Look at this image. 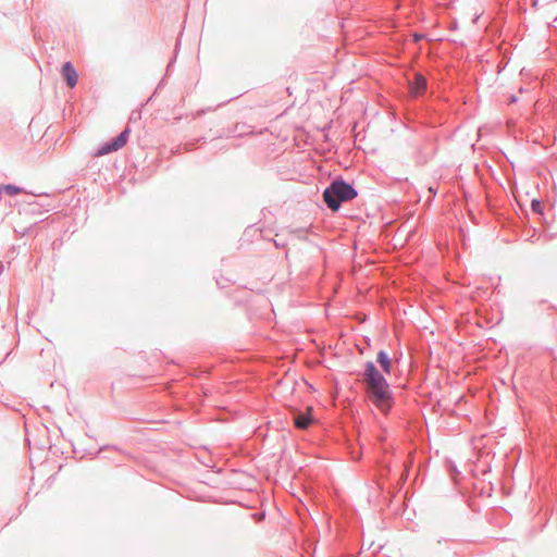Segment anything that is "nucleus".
Returning a JSON list of instances; mask_svg holds the SVG:
<instances>
[{"label": "nucleus", "mask_w": 557, "mask_h": 557, "mask_svg": "<svg viewBox=\"0 0 557 557\" xmlns=\"http://www.w3.org/2000/svg\"><path fill=\"white\" fill-rule=\"evenodd\" d=\"M518 101V97L516 95H511L508 99V102L511 104V103H516Z\"/></svg>", "instance_id": "obj_11"}, {"label": "nucleus", "mask_w": 557, "mask_h": 557, "mask_svg": "<svg viewBox=\"0 0 557 557\" xmlns=\"http://www.w3.org/2000/svg\"><path fill=\"white\" fill-rule=\"evenodd\" d=\"M107 448H109V446H103V447L100 448V450H104Z\"/></svg>", "instance_id": "obj_14"}, {"label": "nucleus", "mask_w": 557, "mask_h": 557, "mask_svg": "<svg viewBox=\"0 0 557 557\" xmlns=\"http://www.w3.org/2000/svg\"><path fill=\"white\" fill-rule=\"evenodd\" d=\"M322 196L326 207L336 212L342 202L355 199L358 193L351 184L343 178H336L324 189Z\"/></svg>", "instance_id": "obj_2"}, {"label": "nucleus", "mask_w": 557, "mask_h": 557, "mask_svg": "<svg viewBox=\"0 0 557 557\" xmlns=\"http://www.w3.org/2000/svg\"><path fill=\"white\" fill-rule=\"evenodd\" d=\"M294 425L299 430H307L313 422L312 408H308L306 412L297 411L294 417Z\"/></svg>", "instance_id": "obj_5"}, {"label": "nucleus", "mask_w": 557, "mask_h": 557, "mask_svg": "<svg viewBox=\"0 0 557 557\" xmlns=\"http://www.w3.org/2000/svg\"><path fill=\"white\" fill-rule=\"evenodd\" d=\"M1 190L4 191L9 196H15L22 191V188L15 186V185H12V184H8V185H4Z\"/></svg>", "instance_id": "obj_8"}, {"label": "nucleus", "mask_w": 557, "mask_h": 557, "mask_svg": "<svg viewBox=\"0 0 557 557\" xmlns=\"http://www.w3.org/2000/svg\"><path fill=\"white\" fill-rule=\"evenodd\" d=\"M430 191H431L432 194H434V195L436 194V190H435V189H433L432 187L430 188Z\"/></svg>", "instance_id": "obj_13"}, {"label": "nucleus", "mask_w": 557, "mask_h": 557, "mask_svg": "<svg viewBox=\"0 0 557 557\" xmlns=\"http://www.w3.org/2000/svg\"><path fill=\"white\" fill-rule=\"evenodd\" d=\"M61 74L70 88H74L77 85L78 74L70 61L62 65Z\"/></svg>", "instance_id": "obj_6"}, {"label": "nucleus", "mask_w": 557, "mask_h": 557, "mask_svg": "<svg viewBox=\"0 0 557 557\" xmlns=\"http://www.w3.org/2000/svg\"><path fill=\"white\" fill-rule=\"evenodd\" d=\"M428 88L426 78L421 73H416L412 81L409 82V90L413 97L422 96Z\"/></svg>", "instance_id": "obj_4"}, {"label": "nucleus", "mask_w": 557, "mask_h": 557, "mask_svg": "<svg viewBox=\"0 0 557 557\" xmlns=\"http://www.w3.org/2000/svg\"><path fill=\"white\" fill-rule=\"evenodd\" d=\"M531 207H532V210H533L534 212H537V213H540V212H541V210H542V203H541V201H540V200H537V199H533V200H532V202H531Z\"/></svg>", "instance_id": "obj_9"}, {"label": "nucleus", "mask_w": 557, "mask_h": 557, "mask_svg": "<svg viewBox=\"0 0 557 557\" xmlns=\"http://www.w3.org/2000/svg\"><path fill=\"white\" fill-rule=\"evenodd\" d=\"M376 362L380 364L384 373L389 374L392 371V360L385 350H380L376 355Z\"/></svg>", "instance_id": "obj_7"}, {"label": "nucleus", "mask_w": 557, "mask_h": 557, "mask_svg": "<svg viewBox=\"0 0 557 557\" xmlns=\"http://www.w3.org/2000/svg\"><path fill=\"white\" fill-rule=\"evenodd\" d=\"M364 392L370 401L383 413L387 414L394 404L389 383L372 361L364 363L362 372Z\"/></svg>", "instance_id": "obj_1"}, {"label": "nucleus", "mask_w": 557, "mask_h": 557, "mask_svg": "<svg viewBox=\"0 0 557 557\" xmlns=\"http://www.w3.org/2000/svg\"><path fill=\"white\" fill-rule=\"evenodd\" d=\"M131 134V129L128 127L124 128L116 137L113 139L102 144L95 156L101 157L109 154L111 152L117 151L122 147H124L128 140Z\"/></svg>", "instance_id": "obj_3"}, {"label": "nucleus", "mask_w": 557, "mask_h": 557, "mask_svg": "<svg viewBox=\"0 0 557 557\" xmlns=\"http://www.w3.org/2000/svg\"><path fill=\"white\" fill-rule=\"evenodd\" d=\"M422 38H423V36H422V35H420V34H414V35H413V40H414V41H420Z\"/></svg>", "instance_id": "obj_12"}, {"label": "nucleus", "mask_w": 557, "mask_h": 557, "mask_svg": "<svg viewBox=\"0 0 557 557\" xmlns=\"http://www.w3.org/2000/svg\"><path fill=\"white\" fill-rule=\"evenodd\" d=\"M443 542H445V543H450L451 545H457V544H459V542H458V541H455V540H447V539H443V537H441V539H438V540H437V544H442Z\"/></svg>", "instance_id": "obj_10"}]
</instances>
